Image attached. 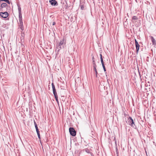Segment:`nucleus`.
<instances>
[{"label": "nucleus", "mask_w": 156, "mask_h": 156, "mask_svg": "<svg viewBox=\"0 0 156 156\" xmlns=\"http://www.w3.org/2000/svg\"><path fill=\"white\" fill-rule=\"evenodd\" d=\"M65 44L64 43V39L63 38L60 41L59 43L56 44V48L59 51L60 49L63 48L64 47Z\"/></svg>", "instance_id": "1"}, {"label": "nucleus", "mask_w": 156, "mask_h": 156, "mask_svg": "<svg viewBox=\"0 0 156 156\" xmlns=\"http://www.w3.org/2000/svg\"><path fill=\"white\" fill-rule=\"evenodd\" d=\"M127 121L129 124L132 127L135 129H136L137 128V127L135 125L134 121L131 117H129Z\"/></svg>", "instance_id": "2"}, {"label": "nucleus", "mask_w": 156, "mask_h": 156, "mask_svg": "<svg viewBox=\"0 0 156 156\" xmlns=\"http://www.w3.org/2000/svg\"><path fill=\"white\" fill-rule=\"evenodd\" d=\"M51 85L52 87L53 94L54 95L56 101L58 103V95L56 92L55 85L53 83H52Z\"/></svg>", "instance_id": "3"}, {"label": "nucleus", "mask_w": 156, "mask_h": 156, "mask_svg": "<svg viewBox=\"0 0 156 156\" xmlns=\"http://www.w3.org/2000/svg\"><path fill=\"white\" fill-rule=\"evenodd\" d=\"M51 85L52 87L53 94L54 95L56 101L58 103V95L56 92L55 85L53 83H52Z\"/></svg>", "instance_id": "4"}, {"label": "nucleus", "mask_w": 156, "mask_h": 156, "mask_svg": "<svg viewBox=\"0 0 156 156\" xmlns=\"http://www.w3.org/2000/svg\"><path fill=\"white\" fill-rule=\"evenodd\" d=\"M69 131L70 135L73 136H75L76 135V131L74 129L70 127L69 129Z\"/></svg>", "instance_id": "5"}, {"label": "nucleus", "mask_w": 156, "mask_h": 156, "mask_svg": "<svg viewBox=\"0 0 156 156\" xmlns=\"http://www.w3.org/2000/svg\"><path fill=\"white\" fill-rule=\"evenodd\" d=\"M94 70L95 71V76L96 77H97L98 75V72L96 69L97 66L96 64L95 63V61L93 60L92 62Z\"/></svg>", "instance_id": "6"}, {"label": "nucleus", "mask_w": 156, "mask_h": 156, "mask_svg": "<svg viewBox=\"0 0 156 156\" xmlns=\"http://www.w3.org/2000/svg\"><path fill=\"white\" fill-rule=\"evenodd\" d=\"M0 16L2 18H6L9 16V14L7 12H0Z\"/></svg>", "instance_id": "7"}, {"label": "nucleus", "mask_w": 156, "mask_h": 156, "mask_svg": "<svg viewBox=\"0 0 156 156\" xmlns=\"http://www.w3.org/2000/svg\"><path fill=\"white\" fill-rule=\"evenodd\" d=\"M135 46L136 49V53L137 54L139 51L140 46L139 45L138 42L137 41L136 39H135Z\"/></svg>", "instance_id": "8"}, {"label": "nucleus", "mask_w": 156, "mask_h": 156, "mask_svg": "<svg viewBox=\"0 0 156 156\" xmlns=\"http://www.w3.org/2000/svg\"><path fill=\"white\" fill-rule=\"evenodd\" d=\"M49 2L52 6H56L58 5L57 2L55 0H49Z\"/></svg>", "instance_id": "9"}, {"label": "nucleus", "mask_w": 156, "mask_h": 156, "mask_svg": "<svg viewBox=\"0 0 156 156\" xmlns=\"http://www.w3.org/2000/svg\"><path fill=\"white\" fill-rule=\"evenodd\" d=\"M24 34L23 32H21V36L20 37L21 41V44L23 45V43L24 41Z\"/></svg>", "instance_id": "10"}, {"label": "nucleus", "mask_w": 156, "mask_h": 156, "mask_svg": "<svg viewBox=\"0 0 156 156\" xmlns=\"http://www.w3.org/2000/svg\"><path fill=\"white\" fill-rule=\"evenodd\" d=\"M19 26L20 27V28L22 30H23L24 29L23 25V21H19Z\"/></svg>", "instance_id": "11"}, {"label": "nucleus", "mask_w": 156, "mask_h": 156, "mask_svg": "<svg viewBox=\"0 0 156 156\" xmlns=\"http://www.w3.org/2000/svg\"><path fill=\"white\" fill-rule=\"evenodd\" d=\"M8 5L7 4L5 3H2L0 6V8H8Z\"/></svg>", "instance_id": "12"}, {"label": "nucleus", "mask_w": 156, "mask_h": 156, "mask_svg": "<svg viewBox=\"0 0 156 156\" xmlns=\"http://www.w3.org/2000/svg\"><path fill=\"white\" fill-rule=\"evenodd\" d=\"M151 38L153 44L156 45V41L154 37L152 36H151Z\"/></svg>", "instance_id": "13"}, {"label": "nucleus", "mask_w": 156, "mask_h": 156, "mask_svg": "<svg viewBox=\"0 0 156 156\" xmlns=\"http://www.w3.org/2000/svg\"><path fill=\"white\" fill-rule=\"evenodd\" d=\"M7 8H0V11H1V12H7Z\"/></svg>", "instance_id": "14"}, {"label": "nucleus", "mask_w": 156, "mask_h": 156, "mask_svg": "<svg viewBox=\"0 0 156 156\" xmlns=\"http://www.w3.org/2000/svg\"><path fill=\"white\" fill-rule=\"evenodd\" d=\"M19 21H22V15L21 13H19Z\"/></svg>", "instance_id": "15"}, {"label": "nucleus", "mask_w": 156, "mask_h": 156, "mask_svg": "<svg viewBox=\"0 0 156 156\" xmlns=\"http://www.w3.org/2000/svg\"><path fill=\"white\" fill-rule=\"evenodd\" d=\"M1 1H4L9 4H10V2L9 0H0V2Z\"/></svg>", "instance_id": "16"}, {"label": "nucleus", "mask_w": 156, "mask_h": 156, "mask_svg": "<svg viewBox=\"0 0 156 156\" xmlns=\"http://www.w3.org/2000/svg\"><path fill=\"white\" fill-rule=\"evenodd\" d=\"M17 6L18 7V9L19 10V13H21V8L20 7V5L19 4H17Z\"/></svg>", "instance_id": "17"}, {"label": "nucleus", "mask_w": 156, "mask_h": 156, "mask_svg": "<svg viewBox=\"0 0 156 156\" xmlns=\"http://www.w3.org/2000/svg\"><path fill=\"white\" fill-rule=\"evenodd\" d=\"M132 20H138L137 17L136 16H133L132 18Z\"/></svg>", "instance_id": "18"}, {"label": "nucleus", "mask_w": 156, "mask_h": 156, "mask_svg": "<svg viewBox=\"0 0 156 156\" xmlns=\"http://www.w3.org/2000/svg\"><path fill=\"white\" fill-rule=\"evenodd\" d=\"M80 6L81 9H82V10L83 9H84V5H81V4H80Z\"/></svg>", "instance_id": "19"}, {"label": "nucleus", "mask_w": 156, "mask_h": 156, "mask_svg": "<svg viewBox=\"0 0 156 156\" xmlns=\"http://www.w3.org/2000/svg\"><path fill=\"white\" fill-rule=\"evenodd\" d=\"M101 64L102 65V66H104L105 65H104V63L103 59H101Z\"/></svg>", "instance_id": "20"}, {"label": "nucleus", "mask_w": 156, "mask_h": 156, "mask_svg": "<svg viewBox=\"0 0 156 156\" xmlns=\"http://www.w3.org/2000/svg\"><path fill=\"white\" fill-rule=\"evenodd\" d=\"M36 131L38 136H40V133H39V130H37Z\"/></svg>", "instance_id": "21"}, {"label": "nucleus", "mask_w": 156, "mask_h": 156, "mask_svg": "<svg viewBox=\"0 0 156 156\" xmlns=\"http://www.w3.org/2000/svg\"><path fill=\"white\" fill-rule=\"evenodd\" d=\"M98 55L99 56L100 58H103L102 55L101 53H98Z\"/></svg>", "instance_id": "22"}, {"label": "nucleus", "mask_w": 156, "mask_h": 156, "mask_svg": "<svg viewBox=\"0 0 156 156\" xmlns=\"http://www.w3.org/2000/svg\"><path fill=\"white\" fill-rule=\"evenodd\" d=\"M35 126V129H36V131L39 130V129H38V128L37 125H36V126Z\"/></svg>", "instance_id": "23"}, {"label": "nucleus", "mask_w": 156, "mask_h": 156, "mask_svg": "<svg viewBox=\"0 0 156 156\" xmlns=\"http://www.w3.org/2000/svg\"><path fill=\"white\" fill-rule=\"evenodd\" d=\"M102 67H103V68L104 71L105 72L106 71V68H105V66H102Z\"/></svg>", "instance_id": "24"}, {"label": "nucleus", "mask_w": 156, "mask_h": 156, "mask_svg": "<svg viewBox=\"0 0 156 156\" xmlns=\"http://www.w3.org/2000/svg\"><path fill=\"white\" fill-rule=\"evenodd\" d=\"M34 126H36V125H37L35 121L34 120Z\"/></svg>", "instance_id": "25"}, {"label": "nucleus", "mask_w": 156, "mask_h": 156, "mask_svg": "<svg viewBox=\"0 0 156 156\" xmlns=\"http://www.w3.org/2000/svg\"><path fill=\"white\" fill-rule=\"evenodd\" d=\"M56 24V23L55 22H53L52 23V25H54Z\"/></svg>", "instance_id": "26"}, {"label": "nucleus", "mask_w": 156, "mask_h": 156, "mask_svg": "<svg viewBox=\"0 0 156 156\" xmlns=\"http://www.w3.org/2000/svg\"><path fill=\"white\" fill-rule=\"evenodd\" d=\"M38 138L39 139V140H41V136H38Z\"/></svg>", "instance_id": "27"}, {"label": "nucleus", "mask_w": 156, "mask_h": 156, "mask_svg": "<svg viewBox=\"0 0 156 156\" xmlns=\"http://www.w3.org/2000/svg\"><path fill=\"white\" fill-rule=\"evenodd\" d=\"M38 138L39 139V140H41V136H38Z\"/></svg>", "instance_id": "28"}, {"label": "nucleus", "mask_w": 156, "mask_h": 156, "mask_svg": "<svg viewBox=\"0 0 156 156\" xmlns=\"http://www.w3.org/2000/svg\"><path fill=\"white\" fill-rule=\"evenodd\" d=\"M88 151H89V150L87 149H86V150H85L86 151L87 153H89Z\"/></svg>", "instance_id": "29"}, {"label": "nucleus", "mask_w": 156, "mask_h": 156, "mask_svg": "<svg viewBox=\"0 0 156 156\" xmlns=\"http://www.w3.org/2000/svg\"><path fill=\"white\" fill-rule=\"evenodd\" d=\"M124 115H125V116L126 117V115H127V114H126V113H124Z\"/></svg>", "instance_id": "30"}, {"label": "nucleus", "mask_w": 156, "mask_h": 156, "mask_svg": "<svg viewBox=\"0 0 156 156\" xmlns=\"http://www.w3.org/2000/svg\"><path fill=\"white\" fill-rule=\"evenodd\" d=\"M97 56H98V58H99L100 57L98 55H98L97 54Z\"/></svg>", "instance_id": "31"}, {"label": "nucleus", "mask_w": 156, "mask_h": 156, "mask_svg": "<svg viewBox=\"0 0 156 156\" xmlns=\"http://www.w3.org/2000/svg\"><path fill=\"white\" fill-rule=\"evenodd\" d=\"M146 61L147 62H149V59H146Z\"/></svg>", "instance_id": "32"}, {"label": "nucleus", "mask_w": 156, "mask_h": 156, "mask_svg": "<svg viewBox=\"0 0 156 156\" xmlns=\"http://www.w3.org/2000/svg\"><path fill=\"white\" fill-rule=\"evenodd\" d=\"M39 141H40V143L41 144V140H39Z\"/></svg>", "instance_id": "33"}, {"label": "nucleus", "mask_w": 156, "mask_h": 156, "mask_svg": "<svg viewBox=\"0 0 156 156\" xmlns=\"http://www.w3.org/2000/svg\"><path fill=\"white\" fill-rule=\"evenodd\" d=\"M92 58H94V57H93Z\"/></svg>", "instance_id": "34"}, {"label": "nucleus", "mask_w": 156, "mask_h": 156, "mask_svg": "<svg viewBox=\"0 0 156 156\" xmlns=\"http://www.w3.org/2000/svg\"><path fill=\"white\" fill-rule=\"evenodd\" d=\"M148 58V57H147V58Z\"/></svg>", "instance_id": "35"}, {"label": "nucleus", "mask_w": 156, "mask_h": 156, "mask_svg": "<svg viewBox=\"0 0 156 156\" xmlns=\"http://www.w3.org/2000/svg\"><path fill=\"white\" fill-rule=\"evenodd\" d=\"M139 75L140 76V73H139Z\"/></svg>", "instance_id": "36"}, {"label": "nucleus", "mask_w": 156, "mask_h": 156, "mask_svg": "<svg viewBox=\"0 0 156 156\" xmlns=\"http://www.w3.org/2000/svg\"><path fill=\"white\" fill-rule=\"evenodd\" d=\"M116 141H115V143H116Z\"/></svg>", "instance_id": "37"}, {"label": "nucleus", "mask_w": 156, "mask_h": 156, "mask_svg": "<svg viewBox=\"0 0 156 156\" xmlns=\"http://www.w3.org/2000/svg\"><path fill=\"white\" fill-rule=\"evenodd\" d=\"M80 156V155H79V156Z\"/></svg>", "instance_id": "38"}]
</instances>
